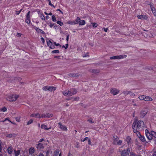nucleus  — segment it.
<instances>
[{
	"label": "nucleus",
	"mask_w": 156,
	"mask_h": 156,
	"mask_svg": "<svg viewBox=\"0 0 156 156\" xmlns=\"http://www.w3.org/2000/svg\"><path fill=\"white\" fill-rule=\"evenodd\" d=\"M144 125L143 121L137 119L134 120L132 125L133 130L141 131L144 129Z\"/></svg>",
	"instance_id": "nucleus-1"
},
{
	"label": "nucleus",
	"mask_w": 156,
	"mask_h": 156,
	"mask_svg": "<svg viewBox=\"0 0 156 156\" xmlns=\"http://www.w3.org/2000/svg\"><path fill=\"white\" fill-rule=\"evenodd\" d=\"M77 92V90L75 88H72L69 90H66L62 92L63 94L66 96H72L76 94Z\"/></svg>",
	"instance_id": "nucleus-2"
},
{
	"label": "nucleus",
	"mask_w": 156,
	"mask_h": 156,
	"mask_svg": "<svg viewBox=\"0 0 156 156\" xmlns=\"http://www.w3.org/2000/svg\"><path fill=\"white\" fill-rule=\"evenodd\" d=\"M19 97V95L16 94H11L6 98V100L10 101H14L17 100Z\"/></svg>",
	"instance_id": "nucleus-3"
},
{
	"label": "nucleus",
	"mask_w": 156,
	"mask_h": 156,
	"mask_svg": "<svg viewBox=\"0 0 156 156\" xmlns=\"http://www.w3.org/2000/svg\"><path fill=\"white\" fill-rule=\"evenodd\" d=\"M127 56L126 55H117L115 56H114L112 57H110V59H122L123 58H126Z\"/></svg>",
	"instance_id": "nucleus-4"
},
{
	"label": "nucleus",
	"mask_w": 156,
	"mask_h": 156,
	"mask_svg": "<svg viewBox=\"0 0 156 156\" xmlns=\"http://www.w3.org/2000/svg\"><path fill=\"white\" fill-rule=\"evenodd\" d=\"M130 152V150L129 148H127L122 151L121 152V156H127Z\"/></svg>",
	"instance_id": "nucleus-5"
},
{
	"label": "nucleus",
	"mask_w": 156,
	"mask_h": 156,
	"mask_svg": "<svg viewBox=\"0 0 156 156\" xmlns=\"http://www.w3.org/2000/svg\"><path fill=\"white\" fill-rule=\"evenodd\" d=\"M123 93L125 95H127L129 94L132 98L134 97L135 96V94L130 91L125 90L123 91Z\"/></svg>",
	"instance_id": "nucleus-6"
},
{
	"label": "nucleus",
	"mask_w": 156,
	"mask_h": 156,
	"mask_svg": "<svg viewBox=\"0 0 156 156\" xmlns=\"http://www.w3.org/2000/svg\"><path fill=\"white\" fill-rule=\"evenodd\" d=\"M119 91L115 88H112L110 90V92L111 94L115 95L119 93Z\"/></svg>",
	"instance_id": "nucleus-7"
},
{
	"label": "nucleus",
	"mask_w": 156,
	"mask_h": 156,
	"mask_svg": "<svg viewBox=\"0 0 156 156\" xmlns=\"http://www.w3.org/2000/svg\"><path fill=\"white\" fill-rule=\"evenodd\" d=\"M145 134L147 138L149 140H151L152 139V134H150L149 131L146 129L145 130Z\"/></svg>",
	"instance_id": "nucleus-8"
},
{
	"label": "nucleus",
	"mask_w": 156,
	"mask_h": 156,
	"mask_svg": "<svg viewBox=\"0 0 156 156\" xmlns=\"http://www.w3.org/2000/svg\"><path fill=\"white\" fill-rule=\"evenodd\" d=\"M147 110L146 109L142 110L140 112V116L141 118H144L147 113Z\"/></svg>",
	"instance_id": "nucleus-9"
},
{
	"label": "nucleus",
	"mask_w": 156,
	"mask_h": 156,
	"mask_svg": "<svg viewBox=\"0 0 156 156\" xmlns=\"http://www.w3.org/2000/svg\"><path fill=\"white\" fill-rule=\"evenodd\" d=\"M53 115L52 114H50V113H47L45 114L44 113L42 114L41 115V118H50L52 117L53 116Z\"/></svg>",
	"instance_id": "nucleus-10"
},
{
	"label": "nucleus",
	"mask_w": 156,
	"mask_h": 156,
	"mask_svg": "<svg viewBox=\"0 0 156 156\" xmlns=\"http://www.w3.org/2000/svg\"><path fill=\"white\" fill-rule=\"evenodd\" d=\"M47 42L48 46L50 48L53 49L55 48L54 45H53L52 43L50 40H48L47 41Z\"/></svg>",
	"instance_id": "nucleus-11"
},
{
	"label": "nucleus",
	"mask_w": 156,
	"mask_h": 156,
	"mask_svg": "<svg viewBox=\"0 0 156 156\" xmlns=\"http://www.w3.org/2000/svg\"><path fill=\"white\" fill-rule=\"evenodd\" d=\"M58 125L60 129L64 131H67V129L66 127L64 125H62L60 122L58 123Z\"/></svg>",
	"instance_id": "nucleus-12"
},
{
	"label": "nucleus",
	"mask_w": 156,
	"mask_h": 156,
	"mask_svg": "<svg viewBox=\"0 0 156 156\" xmlns=\"http://www.w3.org/2000/svg\"><path fill=\"white\" fill-rule=\"evenodd\" d=\"M36 148L39 150L42 149H43L44 147V145L41 143H39L37 144L36 145Z\"/></svg>",
	"instance_id": "nucleus-13"
},
{
	"label": "nucleus",
	"mask_w": 156,
	"mask_h": 156,
	"mask_svg": "<svg viewBox=\"0 0 156 156\" xmlns=\"http://www.w3.org/2000/svg\"><path fill=\"white\" fill-rule=\"evenodd\" d=\"M35 29L38 34L41 33L42 34H45V32L43 30L39 29V28L35 27Z\"/></svg>",
	"instance_id": "nucleus-14"
},
{
	"label": "nucleus",
	"mask_w": 156,
	"mask_h": 156,
	"mask_svg": "<svg viewBox=\"0 0 156 156\" xmlns=\"http://www.w3.org/2000/svg\"><path fill=\"white\" fill-rule=\"evenodd\" d=\"M30 116L31 117H35L38 118H41V116L40 114L38 113L36 114H32Z\"/></svg>",
	"instance_id": "nucleus-15"
},
{
	"label": "nucleus",
	"mask_w": 156,
	"mask_h": 156,
	"mask_svg": "<svg viewBox=\"0 0 156 156\" xmlns=\"http://www.w3.org/2000/svg\"><path fill=\"white\" fill-rule=\"evenodd\" d=\"M144 100L145 101H152L153 100L152 98L150 97L144 95Z\"/></svg>",
	"instance_id": "nucleus-16"
},
{
	"label": "nucleus",
	"mask_w": 156,
	"mask_h": 156,
	"mask_svg": "<svg viewBox=\"0 0 156 156\" xmlns=\"http://www.w3.org/2000/svg\"><path fill=\"white\" fill-rule=\"evenodd\" d=\"M70 77H77L79 76V74L78 73H70L68 74Z\"/></svg>",
	"instance_id": "nucleus-17"
},
{
	"label": "nucleus",
	"mask_w": 156,
	"mask_h": 156,
	"mask_svg": "<svg viewBox=\"0 0 156 156\" xmlns=\"http://www.w3.org/2000/svg\"><path fill=\"white\" fill-rule=\"evenodd\" d=\"M17 136L16 134L13 133L11 134H9L6 135V136L7 137L11 138L16 137Z\"/></svg>",
	"instance_id": "nucleus-18"
},
{
	"label": "nucleus",
	"mask_w": 156,
	"mask_h": 156,
	"mask_svg": "<svg viewBox=\"0 0 156 156\" xmlns=\"http://www.w3.org/2000/svg\"><path fill=\"white\" fill-rule=\"evenodd\" d=\"M137 17L138 19L143 20L146 19L147 18V16L146 15H140L137 16Z\"/></svg>",
	"instance_id": "nucleus-19"
},
{
	"label": "nucleus",
	"mask_w": 156,
	"mask_h": 156,
	"mask_svg": "<svg viewBox=\"0 0 156 156\" xmlns=\"http://www.w3.org/2000/svg\"><path fill=\"white\" fill-rule=\"evenodd\" d=\"M13 148L11 146L9 147L7 149L8 153L9 154H11L13 151Z\"/></svg>",
	"instance_id": "nucleus-20"
},
{
	"label": "nucleus",
	"mask_w": 156,
	"mask_h": 156,
	"mask_svg": "<svg viewBox=\"0 0 156 156\" xmlns=\"http://www.w3.org/2000/svg\"><path fill=\"white\" fill-rule=\"evenodd\" d=\"M133 132L136 134L138 137H140L141 135L140 134V132H139V131H138V130H133Z\"/></svg>",
	"instance_id": "nucleus-21"
},
{
	"label": "nucleus",
	"mask_w": 156,
	"mask_h": 156,
	"mask_svg": "<svg viewBox=\"0 0 156 156\" xmlns=\"http://www.w3.org/2000/svg\"><path fill=\"white\" fill-rule=\"evenodd\" d=\"M131 140V138L129 136H128L126 137V140L127 141L128 144L129 145L131 143V142L130 141Z\"/></svg>",
	"instance_id": "nucleus-22"
},
{
	"label": "nucleus",
	"mask_w": 156,
	"mask_h": 156,
	"mask_svg": "<svg viewBox=\"0 0 156 156\" xmlns=\"http://www.w3.org/2000/svg\"><path fill=\"white\" fill-rule=\"evenodd\" d=\"M56 89V88L53 87L49 86L48 87V90L50 91H55Z\"/></svg>",
	"instance_id": "nucleus-23"
},
{
	"label": "nucleus",
	"mask_w": 156,
	"mask_h": 156,
	"mask_svg": "<svg viewBox=\"0 0 156 156\" xmlns=\"http://www.w3.org/2000/svg\"><path fill=\"white\" fill-rule=\"evenodd\" d=\"M34 149L33 147H31L29 150V153L30 154H32L34 152Z\"/></svg>",
	"instance_id": "nucleus-24"
},
{
	"label": "nucleus",
	"mask_w": 156,
	"mask_h": 156,
	"mask_svg": "<svg viewBox=\"0 0 156 156\" xmlns=\"http://www.w3.org/2000/svg\"><path fill=\"white\" fill-rule=\"evenodd\" d=\"M20 150H18L17 151L14 150V153L15 156H18L19 155L20 153Z\"/></svg>",
	"instance_id": "nucleus-25"
},
{
	"label": "nucleus",
	"mask_w": 156,
	"mask_h": 156,
	"mask_svg": "<svg viewBox=\"0 0 156 156\" xmlns=\"http://www.w3.org/2000/svg\"><path fill=\"white\" fill-rule=\"evenodd\" d=\"M116 137L115 138L113 142V144L115 145L116 144L117 142V141L119 139V138L118 137H117V136H116Z\"/></svg>",
	"instance_id": "nucleus-26"
},
{
	"label": "nucleus",
	"mask_w": 156,
	"mask_h": 156,
	"mask_svg": "<svg viewBox=\"0 0 156 156\" xmlns=\"http://www.w3.org/2000/svg\"><path fill=\"white\" fill-rule=\"evenodd\" d=\"M80 18H79V17H77V18L75 20L76 22L74 23V24H78V23H80Z\"/></svg>",
	"instance_id": "nucleus-27"
},
{
	"label": "nucleus",
	"mask_w": 156,
	"mask_h": 156,
	"mask_svg": "<svg viewBox=\"0 0 156 156\" xmlns=\"http://www.w3.org/2000/svg\"><path fill=\"white\" fill-rule=\"evenodd\" d=\"M41 128L45 130L48 129V127L47 126L44 124H42L41 125Z\"/></svg>",
	"instance_id": "nucleus-28"
},
{
	"label": "nucleus",
	"mask_w": 156,
	"mask_h": 156,
	"mask_svg": "<svg viewBox=\"0 0 156 156\" xmlns=\"http://www.w3.org/2000/svg\"><path fill=\"white\" fill-rule=\"evenodd\" d=\"M85 20H80V23H79V25L80 26L81 25H84L85 24Z\"/></svg>",
	"instance_id": "nucleus-29"
},
{
	"label": "nucleus",
	"mask_w": 156,
	"mask_h": 156,
	"mask_svg": "<svg viewBox=\"0 0 156 156\" xmlns=\"http://www.w3.org/2000/svg\"><path fill=\"white\" fill-rule=\"evenodd\" d=\"M145 96L144 95L140 96L138 97L139 99L140 100H144Z\"/></svg>",
	"instance_id": "nucleus-30"
},
{
	"label": "nucleus",
	"mask_w": 156,
	"mask_h": 156,
	"mask_svg": "<svg viewBox=\"0 0 156 156\" xmlns=\"http://www.w3.org/2000/svg\"><path fill=\"white\" fill-rule=\"evenodd\" d=\"M139 138L143 142H144L145 141V139L144 136H142V135Z\"/></svg>",
	"instance_id": "nucleus-31"
},
{
	"label": "nucleus",
	"mask_w": 156,
	"mask_h": 156,
	"mask_svg": "<svg viewBox=\"0 0 156 156\" xmlns=\"http://www.w3.org/2000/svg\"><path fill=\"white\" fill-rule=\"evenodd\" d=\"M40 17L42 20H45V18L43 13L41 14L40 15Z\"/></svg>",
	"instance_id": "nucleus-32"
},
{
	"label": "nucleus",
	"mask_w": 156,
	"mask_h": 156,
	"mask_svg": "<svg viewBox=\"0 0 156 156\" xmlns=\"http://www.w3.org/2000/svg\"><path fill=\"white\" fill-rule=\"evenodd\" d=\"M30 12L29 11L28 12L27 14L26 15V18L27 19H30L31 17V16L30 15Z\"/></svg>",
	"instance_id": "nucleus-33"
},
{
	"label": "nucleus",
	"mask_w": 156,
	"mask_h": 156,
	"mask_svg": "<svg viewBox=\"0 0 156 156\" xmlns=\"http://www.w3.org/2000/svg\"><path fill=\"white\" fill-rule=\"evenodd\" d=\"M150 7H151V11H152V12H153V11L154 10H156L155 8L153 6V5H151V4L150 5Z\"/></svg>",
	"instance_id": "nucleus-34"
},
{
	"label": "nucleus",
	"mask_w": 156,
	"mask_h": 156,
	"mask_svg": "<svg viewBox=\"0 0 156 156\" xmlns=\"http://www.w3.org/2000/svg\"><path fill=\"white\" fill-rule=\"evenodd\" d=\"M51 19H52V20L54 22H56V17H55V16H54V15L52 16L51 17Z\"/></svg>",
	"instance_id": "nucleus-35"
},
{
	"label": "nucleus",
	"mask_w": 156,
	"mask_h": 156,
	"mask_svg": "<svg viewBox=\"0 0 156 156\" xmlns=\"http://www.w3.org/2000/svg\"><path fill=\"white\" fill-rule=\"evenodd\" d=\"M151 133L152 134V136H153L154 137L156 138V133L154 131H152Z\"/></svg>",
	"instance_id": "nucleus-36"
},
{
	"label": "nucleus",
	"mask_w": 156,
	"mask_h": 156,
	"mask_svg": "<svg viewBox=\"0 0 156 156\" xmlns=\"http://www.w3.org/2000/svg\"><path fill=\"white\" fill-rule=\"evenodd\" d=\"M25 22L26 23H27L28 24H29L31 22L30 19H26L25 20Z\"/></svg>",
	"instance_id": "nucleus-37"
},
{
	"label": "nucleus",
	"mask_w": 156,
	"mask_h": 156,
	"mask_svg": "<svg viewBox=\"0 0 156 156\" xmlns=\"http://www.w3.org/2000/svg\"><path fill=\"white\" fill-rule=\"evenodd\" d=\"M59 152V149H57L55 152V155L57 156L58 155Z\"/></svg>",
	"instance_id": "nucleus-38"
},
{
	"label": "nucleus",
	"mask_w": 156,
	"mask_h": 156,
	"mask_svg": "<svg viewBox=\"0 0 156 156\" xmlns=\"http://www.w3.org/2000/svg\"><path fill=\"white\" fill-rule=\"evenodd\" d=\"M122 141L121 140H118L117 142L116 145H121L122 144Z\"/></svg>",
	"instance_id": "nucleus-39"
},
{
	"label": "nucleus",
	"mask_w": 156,
	"mask_h": 156,
	"mask_svg": "<svg viewBox=\"0 0 156 156\" xmlns=\"http://www.w3.org/2000/svg\"><path fill=\"white\" fill-rule=\"evenodd\" d=\"M57 23L60 26H62V25H63V23L61 21H58L57 22Z\"/></svg>",
	"instance_id": "nucleus-40"
},
{
	"label": "nucleus",
	"mask_w": 156,
	"mask_h": 156,
	"mask_svg": "<svg viewBox=\"0 0 156 156\" xmlns=\"http://www.w3.org/2000/svg\"><path fill=\"white\" fill-rule=\"evenodd\" d=\"M42 89L44 90H48V86H44L43 87Z\"/></svg>",
	"instance_id": "nucleus-41"
},
{
	"label": "nucleus",
	"mask_w": 156,
	"mask_h": 156,
	"mask_svg": "<svg viewBox=\"0 0 156 156\" xmlns=\"http://www.w3.org/2000/svg\"><path fill=\"white\" fill-rule=\"evenodd\" d=\"M59 53V50H54L52 51V53Z\"/></svg>",
	"instance_id": "nucleus-42"
},
{
	"label": "nucleus",
	"mask_w": 156,
	"mask_h": 156,
	"mask_svg": "<svg viewBox=\"0 0 156 156\" xmlns=\"http://www.w3.org/2000/svg\"><path fill=\"white\" fill-rule=\"evenodd\" d=\"M87 121L91 123H94V121H93V119H92V118H91L90 119H89L87 120Z\"/></svg>",
	"instance_id": "nucleus-43"
},
{
	"label": "nucleus",
	"mask_w": 156,
	"mask_h": 156,
	"mask_svg": "<svg viewBox=\"0 0 156 156\" xmlns=\"http://www.w3.org/2000/svg\"><path fill=\"white\" fill-rule=\"evenodd\" d=\"M130 156H138V155L133 152H130Z\"/></svg>",
	"instance_id": "nucleus-44"
},
{
	"label": "nucleus",
	"mask_w": 156,
	"mask_h": 156,
	"mask_svg": "<svg viewBox=\"0 0 156 156\" xmlns=\"http://www.w3.org/2000/svg\"><path fill=\"white\" fill-rule=\"evenodd\" d=\"M48 25L50 27H52L54 25V23H52L50 22L48 24Z\"/></svg>",
	"instance_id": "nucleus-45"
},
{
	"label": "nucleus",
	"mask_w": 156,
	"mask_h": 156,
	"mask_svg": "<svg viewBox=\"0 0 156 156\" xmlns=\"http://www.w3.org/2000/svg\"><path fill=\"white\" fill-rule=\"evenodd\" d=\"M48 1L49 5H50L51 6H52L53 7H55L54 5L51 3V1L50 0H48Z\"/></svg>",
	"instance_id": "nucleus-46"
},
{
	"label": "nucleus",
	"mask_w": 156,
	"mask_h": 156,
	"mask_svg": "<svg viewBox=\"0 0 156 156\" xmlns=\"http://www.w3.org/2000/svg\"><path fill=\"white\" fill-rule=\"evenodd\" d=\"M98 26V24L97 23H92V26L94 27H96Z\"/></svg>",
	"instance_id": "nucleus-47"
},
{
	"label": "nucleus",
	"mask_w": 156,
	"mask_h": 156,
	"mask_svg": "<svg viewBox=\"0 0 156 156\" xmlns=\"http://www.w3.org/2000/svg\"><path fill=\"white\" fill-rule=\"evenodd\" d=\"M33 122V120L32 119L30 120L28 122H27V125H29L32 123Z\"/></svg>",
	"instance_id": "nucleus-48"
},
{
	"label": "nucleus",
	"mask_w": 156,
	"mask_h": 156,
	"mask_svg": "<svg viewBox=\"0 0 156 156\" xmlns=\"http://www.w3.org/2000/svg\"><path fill=\"white\" fill-rule=\"evenodd\" d=\"M83 57H86L87 56H89L88 54V53L86 54H83Z\"/></svg>",
	"instance_id": "nucleus-49"
},
{
	"label": "nucleus",
	"mask_w": 156,
	"mask_h": 156,
	"mask_svg": "<svg viewBox=\"0 0 156 156\" xmlns=\"http://www.w3.org/2000/svg\"><path fill=\"white\" fill-rule=\"evenodd\" d=\"M1 110L2 112H5V111H6L7 109H6V108L4 107H3L1 109Z\"/></svg>",
	"instance_id": "nucleus-50"
},
{
	"label": "nucleus",
	"mask_w": 156,
	"mask_h": 156,
	"mask_svg": "<svg viewBox=\"0 0 156 156\" xmlns=\"http://www.w3.org/2000/svg\"><path fill=\"white\" fill-rule=\"evenodd\" d=\"M73 98V100L75 101H78L79 99V98L78 97H76L74 98Z\"/></svg>",
	"instance_id": "nucleus-51"
},
{
	"label": "nucleus",
	"mask_w": 156,
	"mask_h": 156,
	"mask_svg": "<svg viewBox=\"0 0 156 156\" xmlns=\"http://www.w3.org/2000/svg\"><path fill=\"white\" fill-rule=\"evenodd\" d=\"M68 44H66V46H65L64 45H63L62 47V48H65V49H66L68 48Z\"/></svg>",
	"instance_id": "nucleus-52"
},
{
	"label": "nucleus",
	"mask_w": 156,
	"mask_h": 156,
	"mask_svg": "<svg viewBox=\"0 0 156 156\" xmlns=\"http://www.w3.org/2000/svg\"><path fill=\"white\" fill-rule=\"evenodd\" d=\"M88 139H89V138L88 137H86L83 140H81V141L83 142H84V141L87 140Z\"/></svg>",
	"instance_id": "nucleus-53"
},
{
	"label": "nucleus",
	"mask_w": 156,
	"mask_h": 156,
	"mask_svg": "<svg viewBox=\"0 0 156 156\" xmlns=\"http://www.w3.org/2000/svg\"><path fill=\"white\" fill-rule=\"evenodd\" d=\"M92 72L94 73H98V70L94 69L92 70Z\"/></svg>",
	"instance_id": "nucleus-54"
},
{
	"label": "nucleus",
	"mask_w": 156,
	"mask_h": 156,
	"mask_svg": "<svg viewBox=\"0 0 156 156\" xmlns=\"http://www.w3.org/2000/svg\"><path fill=\"white\" fill-rule=\"evenodd\" d=\"M16 119L17 122H20V118L19 117H16Z\"/></svg>",
	"instance_id": "nucleus-55"
},
{
	"label": "nucleus",
	"mask_w": 156,
	"mask_h": 156,
	"mask_svg": "<svg viewBox=\"0 0 156 156\" xmlns=\"http://www.w3.org/2000/svg\"><path fill=\"white\" fill-rule=\"evenodd\" d=\"M103 29L104 30V31L105 32H107L108 29L107 28L104 27L103 28Z\"/></svg>",
	"instance_id": "nucleus-56"
},
{
	"label": "nucleus",
	"mask_w": 156,
	"mask_h": 156,
	"mask_svg": "<svg viewBox=\"0 0 156 156\" xmlns=\"http://www.w3.org/2000/svg\"><path fill=\"white\" fill-rule=\"evenodd\" d=\"M41 40L43 43H44L45 41L44 38L43 37H41Z\"/></svg>",
	"instance_id": "nucleus-57"
},
{
	"label": "nucleus",
	"mask_w": 156,
	"mask_h": 156,
	"mask_svg": "<svg viewBox=\"0 0 156 156\" xmlns=\"http://www.w3.org/2000/svg\"><path fill=\"white\" fill-rule=\"evenodd\" d=\"M22 34L20 33H18L17 34H16V36H17L18 37H21V36Z\"/></svg>",
	"instance_id": "nucleus-58"
},
{
	"label": "nucleus",
	"mask_w": 156,
	"mask_h": 156,
	"mask_svg": "<svg viewBox=\"0 0 156 156\" xmlns=\"http://www.w3.org/2000/svg\"><path fill=\"white\" fill-rule=\"evenodd\" d=\"M44 155L42 153H40L38 154V156H44Z\"/></svg>",
	"instance_id": "nucleus-59"
},
{
	"label": "nucleus",
	"mask_w": 156,
	"mask_h": 156,
	"mask_svg": "<svg viewBox=\"0 0 156 156\" xmlns=\"http://www.w3.org/2000/svg\"><path fill=\"white\" fill-rule=\"evenodd\" d=\"M152 12L154 15L156 16V10H154Z\"/></svg>",
	"instance_id": "nucleus-60"
},
{
	"label": "nucleus",
	"mask_w": 156,
	"mask_h": 156,
	"mask_svg": "<svg viewBox=\"0 0 156 156\" xmlns=\"http://www.w3.org/2000/svg\"><path fill=\"white\" fill-rule=\"evenodd\" d=\"M88 144H89V145H90L91 144V141H90V139H89L88 140Z\"/></svg>",
	"instance_id": "nucleus-61"
},
{
	"label": "nucleus",
	"mask_w": 156,
	"mask_h": 156,
	"mask_svg": "<svg viewBox=\"0 0 156 156\" xmlns=\"http://www.w3.org/2000/svg\"><path fill=\"white\" fill-rule=\"evenodd\" d=\"M16 15H19V14L20 13V11H16Z\"/></svg>",
	"instance_id": "nucleus-62"
},
{
	"label": "nucleus",
	"mask_w": 156,
	"mask_h": 156,
	"mask_svg": "<svg viewBox=\"0 0 156 156\" xmlns=\"http://www.w3.org/2000/svg\"><path fill=\"white\" fill-rule=\"evenodd\" d=\"M152 156H156V151H154L152 155Z\"/></svg>",
	"instance_id": "nucleus-63"
},
{
	"label": "nucleus",
	"mask_w": 156,
	"mask_h": 156,
	"mask_svg": "<svg viewBox=\"0 0 156 156\" xmlns=\"http://www.w3.org/2000/svg\"><path fill=\"white\" fill-rule=\"evenodd\" d=\"M68 156H73V155L71 154L69 152L68 153Z\"/></svg>",
	"instance_id": "nucleus-64"
}]
</instances>
